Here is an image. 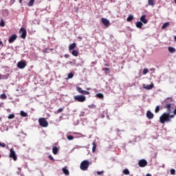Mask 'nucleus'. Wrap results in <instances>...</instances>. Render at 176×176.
<instances>
[{
	"instance_id": "obj_1",
	"label": "nucleus",
	"mask_w": 176,
	"mask_h": 176,
	"mask_svg": "<svg viewBox=\"0 0 176 176\" xmlns=\"http://www.w3.org/2000/svg\"><path fill=\"white\" fill-rule=\"evenodd\" d=\"M160 122L162 124H164L165 122H171V119L170 118V114L168 113H164L160 117Z\"/></svg>"
},
{
	"instance_id": "obj_2",
	"label": "nucleus",
	"mask_w": 176,
	"mask_h": 176,
	"mask_svg": "<svg viewBox=\"0 0 176 176\" xmlns=\"http://www.w3.org/2000/svg\"><path fill=\"white\" fill-rule=\"evenodd\" d=\"M89 166H90L89 160H85L82 161L80 165V170H82V171H86V170L89 168Z\"/></svg>"
},
{
	"instance_id": "obj_3",
	"label": "nucleus",
	"mask_w": 176,
	"mask_h": 176,
	"mask_svg": "<svg viewBox=\"0 0 176 176\" xmlns=\"http://www.w3.org/2000/svg\"><path fill=\"white\" fill-rule=\"evenodd\" d=\"M74 98L75 101H78V102H85V101H86V96L83 95L74 96Z\"/></svg>"
},
{
	"instance_id": "obj_4",
	"label": "nucleus",
	"mask_w": 176,
	"mask_h": 176,
	"mask_svg": "<svg viewBox=\"0 0 176 176\" xmlns=\"http://www.w3.org/2000/svg\"><path fill=\"white\" fill-rule=\"evenodd\" d=\"M38 123L41 127H47L49 126V122H47L45 118H39Z\"/></svg>"
},
{
	"instance_id": "obj_5",
	"label": "nucleus",
	"mask_w": 176,
	"mask_h": 176,
	"mask_svg": "<svg viewBox=\"0 0 176 176\" xmlns=\"http://www.w3.org/2000/svg\"><path fill=\"white\" fill-rule=\"evenodd\" d=\"M19 32L21 34V38H22V39H25L27 36V30L24 28H21Z\"/></svg>"
},
{
	"instance_id": "obj_6",
	"label": "nucleus",
	"mask_w": 176,
	"mask_h": 176,
	"mask_svg": "<svg viewBox=\"0 0 176 176\" xmlns=\"http://www.w3.org/2000/svg\"><path fill=\"white\" fill-rule=\"evenodd\" d=\"M26 66L27 63H25V61L21 60L17 63V67L19 68V69H24Z\"/></svg>"
},
{
	"instance_id": "obj_7",
	"label": "nucleus",
	"mask_w": 176,
	"mask_h": 176,
	"mask_svg": "<svg viewBox=\"0 0 176 176\" xmlns=\"http://www.w3.org/2000/svg\"><path fill=\"white\" fill-rule=\"evenodd\" d=\"M10 157H12L14 161L17 160V156L16 155V152L13 148L10 149Z\"/></svg>"
},
{
	"instance_id": "obj_8",
	"label": "nucleus",
	"mask_w": 176,
	"mask_h": 176,
	"mask_svg": "<svg viewBox=\"0 0 176 176\" xmlns=\"http://www.w3.org/2000/svg\"><path fill=\"white\" fill-rule=\"evenodd\" d=\"M148 164V162H146V160H140L138 162V166L139 167H146V166Z\"/></svg>"
},
{
	"instance_id": "obj_9",
	"label": "nucleus",
	"mask_w": 176,
	"mask_h": 176,
	"mask_svg": "<svg viewBox=\"0 0 176 176\" xmlns=\"http://www.w3.org/2000/svg\"><path fill=\"white\" fill-rule=\"evenodd\" d=\"M16 39H17V35L16 34H12L8 39V42L9 43H13V42H14V41H16Z\"/></svg>"
},
{
	"instance_id": "obj_10",
	"label": "nucleus",
	"mask_w": 176,
	"mask_h": 176,
	"mask_svg": "<svg viewBox=\"0 0 176 176\" xmlns=\"http://www.w3.org/2000/svg\"><path fill=\"white\" fill-rule=\"evenodd\" d=\"M146 116L149 120H152V119H153L154 115H153V113H152L151 111L148 110L146 111Z\"/></svg>"
},
{
	"instance_id": "obj_11",
	"label": "nucleus",
	"mask_w": 176,
	"mask_h": 176,
	"mask_svg": "<svg viewBox=\"0 0 176 176\" xmlns=\"http://www.w3.org/2000/svg\"><path fill=\"white\" fill-rule=\"evenodd\" d=\"M142 87L143 89H145L146 90H152V89H153V83H151L148 85L144 84Z\"/></svg>"
},
{
	"instance_id": "obj_12",
	"label": "nucleus",
	"mask_w": 176,
	"mask_h": 176,
	"mask_svg": "<svg viewBox=\"0 0 176 176\" xmlns=\"http://www.w3.org/2000/svg\"><path fill=\"white\" fill-rule=\"evenodd\" d=\"M140 21L144 24H148V19H146V15L144 14L140 17Z\"/></svg>"
},
{
	"instance_id": "obj_13",
	"label": "nucleus",
	"mask_w": 176,
	"mask_h": 176,
	"mask_svg": "<svg viewBox=\"0 0 176 176\" xmlns=\"http://www.w3.org/2000/svg\"><path fill=\"white\" fill-rule=\"evenodd\" d=\"M102 23L105 25V27H109V20L105 18H102Z\"/></svg>"
},
{
	"instance_id": "obj_14",
	"label": "nucleus",
	"mask_w": 176,
	"mask_h": 176,
	"mask_svg": "<svg viewBox=\"0 0 176 176\" xmlns=\"http://www.w3.org/2000/svg\"><path fill=\"white\" fill-rule=\"evenodd\" d=\"M76 47V43H73L69 45V50L71 52V50H74Z\"/></svg>"
},
{
	"instance_id": "obj_15",
	"label": "nucleus",
	"mask_w": 176,
	"mask_h": 176,
	"mask_svg": "<svg viewBox=\"0 0 176 176\" xmlns=\"http://www.w3.org/2000/svg\"><path fill=\"white\" fill-rule=\"evenodd\" d=\"M72 56H74V57H78L79 56V51L76 50H73L72 51Z\"/></svg>"
},
{
	"instance_id": "obj_16",
	"label": "nucleus",
	"mask_w": 176,
	"mask_h": 176,
	"mask_svg": "<svg viewBox=\"0 0 176 176\" xmlns=\"http://www.w3.org/2000/svg\"><path fill=\"white\" fill-rule=\"evenodd\" d=\"M166 108L167 109L166 113H171V104H167Z\"/></svg>"
},
{
	"instance_id": "obj_17",
	"label": "nucleus",
	"mask_w": 176,
	"mask_h": 176,
	"mask_svg": "<svg viewBox=\"0 0 176 176\" xmlns=\"http://www.w3.org/2000/svg\"><path fill=\"white\" fill-rule=\"evenodd\" d=\"M168 50L169 53H172V54H173V53H175V52H176L175 48H174L173 47H168Z\"/></svg>"
},
{
	"instance_id": "obj_18",
	"label": "nucleus",
	"mask_w": 176,
	"mask_h": 176,
	"mask_svg": "<svg viewBox=\"0 0 176 176\" xmlns=\"http://www.w3.org/2000/svg\"><path fill=\"white\" fill-rule=\"evenodd\" d=\"M168 25H170V22H166L163 24V25L162 26V30H166V28H167V27H168Z\"/></svg>"
},
{
	"instance_id": "obj_19",
	"label": "nucleus",
	"mask_w": 176,
	"mask_h": 176,
	"mask_svg": "<svg viewBox=\"0 0 176 176\" xmlns=\"http://www.w3.org/2000/svg\"><path fill=\"white\" fill-rule=\"evenodd\" d=\"M142 25H144L142 22H141V21L136 22V27H137V28H142Z\"/></svg>"
},
{
	"instance_id": "obj_20",
	"label": "nucleus",
	"mask_w": 176,
	"mask_h": 176,
	"mask_svg": "<svg viewBox=\"0 0 176 176\" xmlns=\"http://www.w3.org/2000/svg\"><path fill=\"white\" fill-rule=\"evenodd\" d=\"M155 0H148V5H149V6H152L153 8V6H155Z\"/></svg>"
},
{
	"instance_id": "obj_21",
	"label": "nucleus",
	"mask_w": 176,
	"mask_h": 176,
	"mask_svg": "<svg viewBox=\"0 0 176 176\" xmlns=\"http://www.w3.org/2000/svg\"><path fill=\"white\" fill-rule=\"evenodd\" d=\"M58 148H57V146H54L52 148V153H54V155H56V153H58Z\"/></svg>"
},
{
	"instance_id": "obj_22",
	"label": "nucleus",
	"mask_w": 176,
	"mask_h": 176,
	"mask_svg": "<svg viewBox=\"0 0 176 176\" xmlns=\"http://www.w3.org/2000/svg\"><path fill=\"white\" fill-rule=\"evenodd\" d=\"M63 171L65 175H69V170L66 167L63 168Z\"/></svg>"
},
{
	"instance_id": "obj_23",
	"label": "nucleus",
	"mask_w": 176,
	"mask_h": 176,
	"mask_svg": "<svg viewBox=\"0 0 176 176\" xmlns=\"http://www.w3.org/2000/svg\"><path fill=\"white\" fill-rule=\"evenodd\" d=\"M21 116H22L23 118H27V116H28V114L27 113H25L24 111H21Z\"/></svg>"
},
{
	"instance_id": "obj_24",
	"label": "nucleus",
	"mask_w": 176,
	"mask_h": 176,
	"mask_svg": "<svg viewBox=\"0 0 176 176\" xmlns=\"http://www.w3.org/2000/svg\"><path fill=\"white\" fill-rule=\"evenodd\" d=\"M92 145H93V146H92V152H93V153H94L96 152V149L97 148V144H96V142H94L92 143Z\"/></svg>"
},
{
	"instance_id": "obj_25",
	"label": "nucleus",
	"mask_w": 176,
	"mask_h": 176,
	"mask_svg": "<svg viewBox=\"0 0 176 176\" xmlns=\"http://www.w3.org/2000/svg\"><path fill=\"white\" fill-rule=\"evenodd\" d=\"M122 173H123V174H124V175H130V170H129V169H127V168L124 169Z\"/></svg>"
},
{
	"instance_id": "obj_26",
	"label": "nucleus",
	"mask_w": 176,
	"mask_h": 176,
	"mask_svg": "<svg viewBox=\"0 0 176 176\" xmlns=\"http://www.w3.org/2000/svg\"><path fill=\"white\" fill-rule=\"evenodd\" d=\"M133 19H134V16H133V15L130 14L127 17L126 21L130 22V21H131L133 20Z\"/></svg>"
},
{
	"instance_id": "obj_27",
	"label": "nucleus",
	"mask_w": 176,
	"mask_h": 176,
	"mask_svg": "<svg viewBox=\"0 0 176 176\" xmlns=\"http://www.w3.org/2000/svg\"><path fill=\"white\" fill-rule=\"evenodd\" d=\"M0 98H1V100H6L8 98V96H6V94H2L0 96Z\"/></svg>"
},
{
	"instance_id": "obj_28",
	"label": "nucleus",
	"mask_w": 176,
	"mask_h": 176,
	"mask_svg": "<svg viewBox=\"0 0 176 176\" xmlns=\"http://www.w3.org/2000/svg\"><path fill=\"white\" fill-rule=\"evenodd\" d=\"M52 51H53V49L46 48L43 52V53H50V52H52Z\"/></svg>"
},
{
	"instance_id": "obj_29",
	"label": "nucleus",
	"mask_w": 176,
	"mask_h": 176,
	"mask_svg": "<svg viewBox=\"0 0 176 176\" xmlns=\"http://www.w3.org/2000/svg\"><path fill=\"white\" fill-rule=\"evenodd\" d=\"M96 97H98V98H104V95L101 93H98L96 94Z\"/></svg>"
},
{
	"instance_id": "obj_30",
	"label": "nucleus",
	"mask_w": 176,
	"mask_h": 176,
	"mask_svg": "<svg viewBox=\"0 0 176 176\" xmlns=\"http://www.w3.org/2000/svg\"><path fill=\"white\" fill-rule=\"evenodd\" d=\"M76 90H77V91H78V93H80V94H83V91H84V90L82 89V88L78 87L76 88Z\"/></svg>"
},
{
	"instance_id": "obj_31",
	"label": "nucleus",
	"mask_w": 176,
	"mask_h": 176,
	"mask_svg": "<svg viewBox=\"0 0 176 176\" xmlns=\"http://www.w3.org/2000/svg\"><path fill=\"white\" fill-rule=\"evenodd\" d=\"M0 27H5V21H3V19H1V22H0Z\"/></svg>"
},
{
	"instance_id": "obj_32",
	"label": "nucleus",
	"mask_w": 176,
	"mask_h": 176,
	"mask_svg": "<svg viewBox=\"0 0 176 176\" xmlns=\"http://www.w3.org/2000/svg\"><path fill=\"white\" fill-rule=\"evenodd\" d=\"M103 70L104 71L105 74H109L111 72V70L109 69V68L104 67L103 68Z\"/></svg>"
},
{
	"instance_id": "obj_33",
	"label": "nucleus",
	"mask_w": 176,
	"mask_h": 176,
	"mask_svg": "<svg viewBox=\"0 0 176 176\" xmlns=\"http://www.w3.org/2000/svg\"><path fill=\"white\" fill-rule=\"evenodd\" d=\"M34 2H35V0H30L28 3V6H34Z\"/></svg>"
},
{
	"instance_id": "obj_34",
	"label": "nucleus",
	"mask_w": 176,
	"mask_h": 176,
	"mask_svg": "<svg viewBox=\"0 0 176 176\" xmlns=\"http://www.w3.org/2000/svg\"><path fill=\"white\" fill-rule=\"evenodd\" d=\"M149 72V69L148 68H144L143 70V75H146Z\"/></svg>"
},
{
	"instance_id": "obj_35",
	"label": "nucleus",
	"mask_w": 176,
	"mask_h": 176,
	"mask_svg": "<svg viewBox=\"0 0 176 176\" xmlns=\"http://www.w3.org/2000/svg\"><path fill=\"white\" fill-rule=\"evenodd\" d=\"M68 79H72L74 78V73H69L67 76Z\"/></svg>"
},
{
	"instance_id": "obj_36",
	"label": "nucleus",
	"mask_w": 176,
	"mask_h": 176,
	"mask_svg": "<svg viewBox=\"0 0 176 176\" xmlns=\"http://www.w3.org/2000/svg\"><path fill=\"white\" fill-rule=\"evenodd\" d=\"M67 140H69V141H72V140H74V136L69 135L67 136Z\"/></svg>"
},
{
	"instance_id": "obj_37",
	"label": "nucleus",
	"mask_w": 176,
	"mask_h": 176,
	"mask_svg": "<svg viewBox=\"0 0 176 176\" xmlns=\"http://www.w3.org/2000/svg\"><path fill=\"white\" fill-rule=\"evenodd\" d=\"M63 111H64V108L61 107L58 109V111H56V113H61V112H63Z\"/></svg>"
},
{
	"instance_id": "obj_38",
	"label": "nucleus",
	"mask_w": 176,
	"mask_h": 176,
	"mask_svg": "<svg viewBox=\"0 0 176 176\" xmlns=\"http://www.w3.org/2000/svg\"><path fill=\"white\" fill-rule=\"evenodd\" d=\"M160 111V107L159 106H157L155 109V113H157Z\"/></svg>"
},
{
	"instance_id": "obj_39",
	"label": "nucleus",
	"mask_w": 176,
	"mask_h": 176,
	"mask_svg": "<svg viewBox=\"0 0 176 176\" xmlns=\"http://www.w3.org/2000/svg\"><path fill=\"white\" fill-rule=\"evenodd\" d=\"M170 174H172V175H174L175 174V169L174 168L170 169Z\"/></svg>"
},
{
	"instance_id": "obj_40",
	"label": "nucleus",
	"mask_w": 176,
	"mask_h": 176,
	"mask_svg": "<svg viewBox=\"0 0 176 176\" xmlns=\"http://www.w3.org/2000/svg\"><path fill=\"white\" fill-rule=\"evenodd\" d=\"M14 114H10L8 116V119H14Z\"/></svg>"
},
{
	"instance_id": "obj_41",
	"label": "nucleus",
	"mask_w": 176,
	"mask_h": 176,
	"mask_svg": "<svg viewBox=\"0 0 176 176\" xmlns=\"http://www.w3.org/2000/svg\"><path fill=\"white\" fill-rule=\"evenodd\" d=\"M96 106L95 104L89 105V108H91L92 109H96Z\"/></svg>"
},
{
	"instance_id": "obj_42",
	"label": "nucleus",
	"mask_w": 176,
	"mask_h": 176,
	"mask_svg": "<svg viewBox=\"0 0 176 176\" xmlns=\"http://www.w3.org/2000/svg\"><path fill=\"white\" fill-rule=\"evenodd\" d=\"M0 146H1V148H5V146H6V144L5 143L0 142Z\"/></svg>"
},
{
	"instance_id": "obj_43",
	"label": "nucleus",
	"mask_w": 176,
	"mask_h": 176,
	"mask_svg": "<svg viewBox=\"0 0 176 176\" xmlns=\"http://www.w3.org/2000/svg\"><path fill=\"white\" fill-rule=\"evenodd\" d=\"M103 173H104V170L98 171V172H97L98 175H101V174H103Z\"/></svg>"
},
{
	"instance_id": "obj_44",
	"label": "nucleus",
	"mask_w": 176,
	"mask_h": 176,
	"mask_svg": "<svg viewBox=\"0 0 176 176\" xmlns=\"http://www.w3.org/2000/svg\"><path fill=\"white\" fill-rule=\"evenodd\" d=\"M79 116H80V117L85 116V111H81Z\"/></svg>"
},
{
	"instance_id": "obj_45",
	"label": "nucleus",
	"mask_w": 176,
	"mask_h": 176,
	"mask_svg": "<svg viewBox=\"0 0 176 176\" xmlns=\"http://www.w3.org/2000/svg\"><path fill=\"white\" fill-rule=\"evenodd\" d=\"M48 157L50 160H54V158L53 157V156H52V155H50Z\"/></svg>"
},
{
	"instance_id": "obj_46",
	"label": "nucleus",
	"mask_w": 176,
	"mask_h": 176,
	"mask_svg": "<svg viewBox=\"0 0 176 176\" xmlns=\"http://www.w3.org/2000/svg\"><path fill=\"white\" fill-rule=\"evenodd\" d=\"M69 64H72V65H75L76 64V60H74L72 62H69Z\"/></svg>"
},
{
	"instance_id": "obj_47",
	"label": "nucleus",
	"mask_w": 176,
	"mask_h": 176,
	"mask_svg": "<svg viewBox=\"0 0 176 176\" xmlns=\"http://www.w3.org/2000/svg\"><path fill=\"white\" fill-rule=\"evenodd\" d=\"M82 94H90V93L89 92V91H82Z\"/></svg>"
},
{
	"instance_id": "obj_48",
	"label": "nucleus",
	"mask_w": 176,
	"mask_h": 176,
	"mask_svg": "<svg viewBox=\"0 0 176 176\" xmlns=\"http://www.w3.org/2000/svg\"><path fill=\"white\" fill-rule=\"evenodd\" d=\"M18 170H19V171L16 172L17 174H21V168H18Z\"/></svg>"
},
{
	"instance_id": "obj_49",
	"label": "nucleus",
	"mask_w": 176,
	"mask_h": 176,
	"mask_svg": "<svg viewBox=\"0 0 176 176\" xmlns=\"http://www.w3.org/2000/svg\"><path fill=\"white\" fill-rule=\"evenodd\" d=\"M65 58H68L69 57V55L68 54H66L64 55Z\"/></svg>"
},
{
	"instance_id": "obj_50",
	"label": "nucleus",
	"mask_w": 176,
	"mask_h": 176,
	"mask_svg": "<svg viewBox=\"0 0 176 176\" xmlns=\"http://www.w3.org/2000/svg\"><path fill=\"white\" fill-rule=\"evenodd\" d=\"M174 116H175V115H170L169 114V119H173V118H174Z\"/></svg>"
},
{
	"instance_id": "obj_51",
	"label": "nucleus",
	"mask_w": 176,
	"mask_h": 176,
	"mask_svg": "<svg viewBox=\"0 0 176 176\" xmlns=\"http://www.w3.org/2000/svg\"><path fill=\"white\" fill-rule=\"evenodd\" d=\"M0 46H3V43L0 40Z\"/></svg>"
},
{
	"instance_id": "obj_52",
	"label": "nucleus",
	"mask_w": 176,
	"mask_h": 176,
	"mask_svg": "<svg viewBox=\"0 0 176 176\" xmlns=\"http://www.w3.org/2000/svg\"><path fill=\"white\" fill-rule=\"evenodd\" d=\"M150 71H152V72H155V68H151Z\"/></svg>"
},
{
	"instance_id": "obj_53",
	"label": "nucleus",
	"mask_w": 176,
	"mask_h": 176,
	"mask_svg": "<svg viewBox=\"0 0 176 176\" xmlns=\"http://www.w3.org/2000/svg\"><path fill=\"white\" fill-rule=\"evenodd\" d=\"M173 113H174V115H176V108H175V110L173 111Z\"/></svg>"
},
{
	"instance_id": "obj_54",
	"label": "nucleus",
	"mask_w": 176,
	"mask_h": 176,
	"mask_svg": "<svg viewBox=\"0 0 176 176\" xmlns=\"http://www.w3.org/2000/svg\"><path fill=\"white\" fill-rule=\"evenodd\" d=\"M105 67H109V65L108 63L104 64Z\"/></svg>"
},
{
	"instance_id": "obj_55",
	"label": "nucleus",
	"mask_w": 176,
	"mask_h": 176,
	"mask_svg": "<svg viewBox=\"0 0 176 176\" xmlns=\"http://www.w3.org/2000/svg\"><path fill=\"white\" fill-rule=\"evenodd\" d=\"M146 176H152L151 174H147Z\"/></svg>"
},
{
	"instance_id": "obj_56",
	"label": "nucleus",
	"mask_w": 176,
	"mask_h": 176,
	"mask_svg": "<svg viewBox=\"0 0 176 176\" xmlns=\"http://www.w3.org/2000/svg\"><path fill=\"white\" fill-rule=\"evenodd\" d=\"M19 2H20L21 3H22L23 0H19Z\"/></svg>"
},
{
	"instance_id": "obj_57",
	"label": "nucleus",
	"mask_w": 176,
	"mask_h": 176,
	"mask_svg": "<svg viewBox=\"0 0 176 176\" xmlns=\"http://www.w3.org/2000/svg\"><path fill=\"white\" fill-rule=\"evenodd\" d=\"M42 175L41 176H43V172L41 171Z\"/></svg>"
},
{
	"instance_id": "obj_58",
	"label": "nucleus",
	"mask_w": 176,
	"mask_h": 176,
	"mask_svg": "<svg viewBox=\"0 0 176 176\" xmlns=\"http://www.w3.org/2000/svg\"><path fill=\"white\" fill-rule=\"evenodd\" d=\"M102 118H105V116L104 115H102Z\"/></svg>"
},
{
	"instance_id": "obj_59",
	"label": "nucleus",
	"mask_w": 176,
	"mask_h": 176,
	"mask_svg": "<svg viewBox=\"0 0 176 176\" xmlns=\"http://www.w3.org/2000/svg\"><path fill=\"white\" fill-rule=\"evenodd\" d=\"M78 38H79L80 39H82V37H80V36H79Z\"/></svg>"
},
{
	"instance_id": "obj_60",
	"label": "nucleus",
	"mask_w": 176,
	"mask_h": 176,
	"mask_svg": "<svg viewBox=\"0 0 176 176\" xmlns=\"http://www.w3.org/2000/svg\"><path fill=\"white\" fill-rule=\"evenodd\" d=\"M87 90H90V88H87Z\"/></svg>"
},
{
	"instance_id": "obj_61",
	"label": "nucleus",
	"mask_w": 176,
	"mask_h": 176,
	"mask_svg": "<svg viewBox=\"0 0 176 176\" xmlns=\"http://www.w3.org/2000/svg\"><path fill=\"white\" fill-rule=\"evenodd\" d=\"M175 3L176 4V0H175Z\"/></svg>"
},
{
	"instance_id": "obj_62",
	"label": "nucleus",
	"mask_w": 176,
	"mask_h": 176,
	"mask_svg": "<svg viewBox=\"0 0 176 176\" xmlns=\"http://www.w3.org/2000/svg\"><path fill=\"white\" fill-rule=\"evenodd\" d=\"M1 107H2V104H0V108H1Z\"/></svg>"
},
{
	"instance_id": "obj_63",
	"label": "nucleus",
	"mask_w": 176,
	"mask_h": 176,
	"mask_svg": "<svg viewBox=\"0 0 176 176\" xmlns=\"http://www.w3.org/2000/svg\"><path fill=\"white\" fill-rule=\"evenodd\" d=\"M0 79H1V74H0Z\"/></svg>"
}]
</instances>
